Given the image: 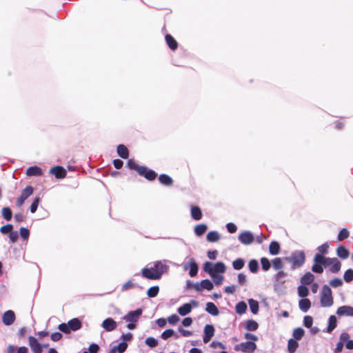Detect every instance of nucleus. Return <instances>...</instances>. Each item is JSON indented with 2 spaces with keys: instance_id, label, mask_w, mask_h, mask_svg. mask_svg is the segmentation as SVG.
<instances>
[{
  "instance_id": "nucleus-1",
  "label": "nucleus",
  "mask_w": 353,
  "mask_h": 353,
  "mask_svg": "<svg viewBox=\"0 0 353 353\" xmlns=\"http://www.w3.org/2000/svg\"><path fill=\"white\" fill-rule=\"evenodd\" d=\"M168 270L169 267L165 264V262L158 261L152 267L142 269L141 275L148 279L157 280L161 277L163 274L167 272Z\"/></svg>"
},
{
  "instance_id": "nucleus-2",
  "label": "nucleus",
  "mask_w": 353,
  "mask_h": 353,
  "mask_svg": "<svg viewBox=\"0 0 353 353\" xmlns=\"http://www.w3.org/2000/svg\"><path fill=\"white\" fill-rule=\"evenodd\" d=\"M330 243L325 242V243L317 247V252L315 254L313 259V265L312 266V271L316 274H322L324 271L323 268H321L320 263H318V258H327L325 255L329 252Z\"/></svg>"
},
{
  "instance_id": "nucleus-3",
  "label": "nucleus",
  "mask_w": 353,
  "mask_h": 353,
  "mask_svg": "<svg viewBox=\"0 0 353 353\" xmlns=\"http://www.w3.org/2000/svg\"><path fill=\"white\" fill-rule=\"evenodd\" d=\"M318 263H320L321 268H329V270L334 274L338 273L341 268V263L337 258H318Z\"/></svg>"
},
{
  "instance_id": "nucleus-4",
  "label": "nucleus",
  "mask_w": 353,
  "mask_h": 353,
  "mask_svg": "<svg viewBox=\"0 0 353 353\" xmlns=\"http://www.w3.org/2000/svg\"><path fill=\"white\" fill-rule=\"evenodd\" d=\"M81 321L79 319L74 318L70 320L67 323H61L58 328L61 332L65 334H69L71 331L74 332L79 330L81 329Z\"/></svg>"
},
{
  "instance_id": "nucleus-5",
  "label": "nucleus",
  "mask_w": 353,
  "mask_h": 353,
  "mask_svg": "<svg viewBox=\"0 0 353 353\" xmlns=\"http://www.w3.org/2000/svg\"><path fill=\"white\" fill-rule=\"evenodd\" d=\"M142 312V309L138 308L135 310L129 312L123 316V320H125L126 322H128L127 327L129 330H133L136 327V323L139 321V319L141 316Z\"/></svg>"
},
{
  "instance_id": "nucleus-6",
  "label": "nucleus",
  "mask_w": 353,
  "mask_h": 353,
  "mask_svg": "<svg viewBox=\"0 0 353 353\" xmlns=\"http://www.w3.org/2000/svg\"><path fill=\"white\" fill-rule=\"evenodd\" d=\"M286 260L292 264L293 268H300L305 261V255L303 251H295Z\"/></svg>"
},
{
  "instance_id": "nucleus-7",
  "label": "nucleus",
  "mask_w": 353,
  "mask_h": 353,
  "mask_svg": "<svg viewBox=\"0 0 353 353\" xmlns=\"http://www.w3.org/2000/svg\"><path fill=\"white\" fill-rule=\"evenodd\" d=\"M332 292L330 288L326 285L322 288L321 304L323 307H330L333 305Z\"/></svg>"
},
{
  "instance_id": "nucleus-8",
  "label": "nucleus",
  "mask_w": 353,
  "mask_h": 353,
  "mask_svg": "<svg viewBox=\"0 0 353 353\" xmlns=\"http://www.w3.org/2000/svg\"><path fill=\"white\" fill-rule=\"evenodd\" d=\"M256 349V345L252 341L243 342L234 346V350L245 353H252Z\"/></svg>"
},
{
  "instance_id": "nucleus-9",
  "label": "nucleus",
  "mask_w": 353,
  "mask_h": 353,
  "mask_svg": "<svg viewBox=\"0 0 353 353\" xmlns=\"http://www.w3.org/2000/svg\"><path fill=\"white\" fill-rule=\"evenodd\" d=\"M183 268L185 271L189 270V275L191 277L195 276L198 273L199 267L193 258H190L188 262L183 263Z\"/></svg>"
},
{
  "instance_id": "nucleus-10",
  "label": "nucleus",
  "mask_w": 353,
  "mask_h": 353,
  "mask_svg": "<svg viewBox=\"0 0 353 353\" xmlns=\"http://www.w3.org/2000/svg\"><path fill=\"white\" fill-rule=\"evenodd\" d=\"M33 193V188L30 185H28L26 188L22 190L21 196L17 200V205L21 207L25 202V201Z\"/></svg>"
},
{
  "instance_id": "nucleus-11",
  "label": "nucleus",
  "mask_w": 353,
  "mask_h": 353,
  "mask_svg": "<svg viewBox=\"0 0 353 353\" xmlns=\"http://www.w3.org/2000/svg\"><path fill=\"white\" fill-rule=\"evenodd\" d=\"M238 239L242 244L248 245L254 242V236L251 232L244 231L239 234Z\"/></svg>"
},
{
  "instance_id": "nucleus-12",
  "label": "nucleus",
  "mask_w": 353,
  "mask_h": 353,
  "mask_svg": "<svg viewBox=\"0 0 353 353\" xmlns=\"http://www.w3.org/2000/svg\"><path fill=\"white\" fill-rule=\"evenodd\" d=\"M138 173L139 175L144 176L149 181H152L157 177V173L145 166H139L138 168Z\"/></svg>"
},
{
  "instance_id": "nucleus-13",
  "label": "nucleus",
  "mask_w": 353,
  "mask_h": 353,
  "mask_svg": "<svg viewBox=\"0 0 353 353\" xmlns=\"http://www.w3.org/2000/svg\"><path fill=\"white\" fill-rule=\"evenodd\" d=\"M336 314L339 316H353V307L343 305L336 310Z\"/></svg>"
},
{
  "instance_id": "nucleus-14",
  "label": "nucleus",
  "mask_w": 353,
  "mask_h": 353,
  "mask_svg": "<svg viewBox=\"0 0 353 353\" xmlns=\"http://www.w3.org/2000/svg\"><path fill=\"white\" fill-rule=\"evenodd\" d=\"M50 173L54 175L57 179H64L66 176V170L61 166L57 165L50 170Z\"/></svg>"
},
{
  "instance_id": "nucleus-15",
  "label": "nucleus",
  "mask_w": 353,
  "mask_h": 353,
  "mask_svg": "<svg viewBox=\"0 0 353 353\" xmlns=\"http://www.w3.org/2000/svg\"><path fill=\"white\" fill-rule=\"evenodd\" d=\"M15 314L12 310H8L3 314L2 321L6 325H12L15 321Z\"/></svg>"
},
{
  "instance_id": "nucleus-16",
  "label": "nucleus",
  "mask_w": 353,
  "mask_h": 353,
  "mask_svg": "<svg viewBox=\"0 0 353 353\" xmlns=\"http://www.w3.org/2000/svg\"><path fill=\"white\" fill-rule=\"evenodd\" d=\"M204 334L203 337L205 343H208L214 334V327L212 325H206L203 330Z\"/></svg>"
},
{
  "instance_id": "nucleus-17",
  "label": "nucleus",
  "mask_w": 353,
  "mask_h": 353,
  "mask_svg": "<svg viewBox=\"0 0 353 353\" xmlns=\"http://www.w3.org/2000/svg\"><path fill=\"white\" fill-rule=\"evenodd\" d=\"M101 326L107 332H112L117 328V322L112 318H108L105 319Z\"/></svg>"
},
{
  "instance_id": "nucleus-18",
  "label": "nucleus",
  "mask_w": 353,
  "mask_h": 353,
  "mask_svg": "<svg viewBox=\"0 0 353 353\" xmlns=\"http://www.w3.org/2000/svg\"><path fill=\"white\" fill-rule=\"evenodd\" d=\"M28 342L33 353H42L41 345L38 343L37 339L30 336L28 338Z\"/></svg>"
},
{
  "instance_id": "nucleus-19",
  "label": "nucleus",
  "mask_w": 353,
  "mask_h": 353,
  "mask_svg": "<svg viewBox=\"0 0 353 353\" xmlns=\"http://www.w3.org/2000/svg\"><path fill=\"white\" fill-rule=\"evenodd\" d=\"M43 174L41 168L34 165L28 168L26 170V175L28 176H39Z\"/></svg>"
},
{
  "instance_id": "nucleus-20",
  "label": "nucleus",
  "mask_w": 353,
  "mask_h": 353,
  "mask_svg": "<svg viewBox=\"0 0 353 353\" xmlns=\"http://www.w3.org/2000/svg\"><path fill=\"white\" fill-rule=\"evenodd\" d=\"M337 326V320L334 315H331L328 319V325L326 328L325 332L332 333V332L336 327Z\"/></svg>"
},
{
  "instance_id": "nucleus-21",
  "label": "nucleus",
  "mask_w": 353,
  "mask_h": 353,
  "mask_svg": "<svg viewBox=\"0 0 353 353\" xmlns=\"http://www.w3.org/2000/svg\"><path fill=\"white\" fill-rule=\"evenodd\" d=\"M128 347V344L125 341L121 342L119 345L112 347L110 349V353H123Z\"/></svg>"
},
{
  "instance_id": "nucleus-22",
  "label": "nucleus",
  "mask_w": 353,
  "mask_h": 353,
  "mask_svg": "<svg viewBox=\"0 0 353 353\" xmlns=\"http://www.w3.org/2000/svg\"><path fill=\"white\" fill-rule=\"evenodd\" d=\"M299 305L302 312H307L311 306V302L308 299H302L299 301Z\"/></svg>"
},
{
  "instance_id": "nucleus-23",
  "label": "nucleus",
  "mask_w": 353,
  "mask_h": 353,
  "mask_svg": "<svg viewBox=\"0 0 353 353\" xmlns=\"http://www.w3.org/2000/svg\"><path fill=\"white\" fill-rule=\"evenodd\" d=\"M205 310L212 316H217L219 314V309L214 303L209 302L206 304Z\"/></svg>"
},
{
  "instance_id": "nucleus-24",
  "label": "nucleus",
  "mask_w": 353,
  "mask_h": 353,
  "mask_svg": "<svg viewBox=\"0 0 353 353\" xmlns=\"http://www.w3.org/2000/svg\"><path fill=\"white\" fill-rule=\"evenodd\" d=\"M191 216L194 220L199 221L202 218V212L198 206L191 208Z\"/></svg>"
},
{
  "instance_id": "nucleus-25",
  "label": "nucleus",
  "mask_w": 353,
  "mask_h": 353,
  "mask_svg": "<svg viewBox=\"0 0 353 353\" xmlns=\"http://www.w3.org/2000/svg\"><path fill=\"white\" fill-rule=\"evenodd\" d=\"M336 254L342 259H345L349 256V251L343 246L340 245L336 249Z\"/></svg>"
},
{
  "instance_id": "nucleus-26",
  "label": "nucleus",
  "mask_w": 353,
  "mask_h": 353,
  "mask_svg": "<svg viewBox=\"0 0 353 353\" xmlns=\"http://www.w3.org/2000/svg\"><path fill=\"white\" fill-rule=\"evenodd\" d=\"M117 153L122 159H128L129 155L128 149L124 145H119L117 147Z\"/></svg>"
},
{
  "instance_id": "nucleus-27",
  "label": "nucleus",
  "mask_w": 353,
  "mask_h": 353,
  "mask_svg": "<svg viewBox=\"0 0 353 353\" xmlns=\"http://www.w3.org/2000/svg\"><path fill=\"white\" fill-rule=\"evenodd\" d=\"M159 181L161 184L167 186L172 185L173 183L172 178L165 174H162L159 176Z\"/></svg>"
},
{
  "instance_id": "nucleus-28",
  "label": "nucleus",
  "mask_w": 353,
  "mask_h": 353,
  "mask_svg": "<svg viewBox=\"0 0 353 353\" xmlns=\"http://www.w3.org/2000/svg\"><path fill=\"white\" fill-rule=\"evenodd\" d=\"M314 279V275L311 272L305 273L301 279V282L303 285H310Z\"/></svg>"
},
{
  "instance_id": "nucleus-29",
  "label": "nucleus",
  "mask_w": 353,
  "mask_h": 353,
  "mask_svg": "<svg viewBox=\"0 0 353 353\" xmlns=\"http://www.w3.org/2000/svg\"><path fill=\"white\" fill-rule=\"evenodd\" d=\"M192 310V306L190 303H185L177 310L179 314L181 316H185L188 314Z\"/></svg>"
},
{
  "instance_id": "nucleus-30",
  "label": "nucleus",
  "mask_w": 353,
  "mask_h": 353,
  "mask_svg": "<svg viewBox=\"0 0 353 353\" xmlns=\"http://www.w3.org/2000/svg\"><path fill=\"white\" fill-rule=\"evenodd\" d=\"M245 330L248 331H255L258 329L259 325L257 322L254 320H248L244 325Z\"/></svg>"
},
{
  "instance_id": "nucleus-31",
  "label": "nucleus",
  "mask_w": 353,
  "mask_h": 353,
  "mask_svg": "<svg viewBox=\"0 0 353 353\" xmlns=\"http://www.w3.org/2000/svg\"><path fill=\"white\" fill-rule=\"evenodd\" d=\"M165 41L169 48L174 50L177 48L178 44L176 40L170 34L165 36Z\"/></svg>"
},
{
  "instance_id": "nucleus-32",
  "label": "nucleus",
  "mask_w": 353,
  "mask_h": 353,
  "mask_svg": "<svg viewBox=\"0 0 353 353\" xmlns=\"http://www.w3.org/2000/svg\"><path fill=\"white\" fill-rule=\"evenodd\" d=\"M280 245L278 242L272 241L269 246V252L272 255H276L279 253Z\"/></svg>"
},
{
  "instance_id": "nucleus-33",
  "label": "nucleus",
  "mask_w": 353,
  "mask_h": 353,
  "mask_svg": "<svg viewBox=\"0 0 353 353\" xmlns=\"http://www.w3.org/2000/svg\"><path fill=\"white\" fill-rule=\"evenodd\" d=\"M247 308V304L244 301H240L236 305L235 311L238 314L241 315L246 312Z\"/></svg>"
},
{
  "instance_id": "nucleus-34",
  "label": "nucleus",
  "mask_w": 353,
  "mask_h": 353,
  "mask_svg": "<svg viewBox=\"0 0 353 353\" xmlns=\"http://www.w3.org/2000/svg\"><path fill=\"white\" fill-rule=\"evenodd\" d=\"M214 274H222L225 272V265L223 262H217L213 266Z\"/></svg>"
},
{
  "instance_id": "nucleus-35",
  "label": "nucleus",
  "mask_w": 353,
  "mask_h": 353,
  "mask_svg": "<svg viewBox=\"0 0 353 353\" xmlns=\"http://www.w3.org/2000/svg\"><path fill=\"white\" fill-rule=\"evenodd\" d=\"M298 347H299V343L296 340H294L293 339H290L288 341V350L290 353H294L295 351L296 350V349L298 348Z\"/></svg>"
},
{
  "instance_id": "nucleus-36",
  "label": "nucleus",
  "mask_w": 353,
  "mask_h": 353,
  "mask_svg": "<svg viewBox=\"0 0 353 353\" xmlns=\"http://www.w3.org/2000/svg\"><path fill=\"white\" fill-rule=\"evenodd\" d=\"M248 303L250 305V308L251 312L254 314H256L259 312V303L257 301L250 299L248 300Z\"/></svg>"
},
{
  "instance_id": "nucleus-37",
  "label": "nucleus",
  "mask_w": 353,
  "mask_h": 353,
  "mask_svg": "<svg viewBox=\"0 0 353 353\" xmlns=\"http://www.w3.org/2000/svg\"><path fill=\"white\" fill-rule=\"evenodd\" d=\"M206 239L209 242H216L220 239V236L216 231H211L207 234Z\"/></svg>"
},
{
  "instance_id": "nucleus-38",
  "label": "nucleus",
  "mask_w": 353,
  "mask_h": 353,
  "mask_svg": "<svg viewBox=\"0 0 353 353\" xmlns=\"http://www.w3.org/2000/svg\"><path fill=\"white\" fill-rule=\"evenodd\" d=\"M245 265V261L243 259L239 258L232 262V267L236 270H241Z\"/></svg>"
},
{
  "instance_id": "nucleus-39",
  "label": "nucleus",
  "mask_w": 353,
  "mask_h": 353,
  "mask_svg": "<svg viewBox=\"0 0 353 353\" xmlns=\"http://www.w3.org/2000/svg\"><path fill=\"white\" fill-rule=\"evenodd\" d=\"M207 225L205 224H199L194 228V233L197 236L203 235L207 230Z\"/></svg>"
},
{
  "instance_id": "nucleus-40",
  "label": "nucleus",
  "mask_w": 353,
  "mask_h": 353,
  "mask_svg": "<svg viewBox=\"0 0 353 353\" xmlns=\"http://www.w3.org/2000/svg\"><path fill=\"white\" fill-rule=\"evenodd\" d=\"M304 333L305 332L303 328L298 327L294 330L292 335L296 341H299L303 336Z\"/></svg>"
},
{
  "instance_id": "nucleus-41",
  "label": "nucleus",
  "mask_w": 353,
  "mask_h": 353,
  "mask_svg": "<svg viewBox=\"0 0 353 353\" xmlns=\"http://www.w3.org/2000/svg\"><path fill=\"white\" fill-rule=\"evenodd\" d=\"M248 268L251 272L256 273L259 270V263L255 259H252L248 263Z\"/></svg>"
},
{
  "instance_id": "nucleus-42",
  "label": "nucleus",
  "mask_w": 353,
  "mask_h": 353,
  "mask_svg": "<svg viewBox=\"0 0 353 353\" xmlns=\"http://www.w3.org/2000/svg\"><path fill=\"white\" fill-rule=\"evenodd\" d=\"M201 288H202V290L203 289L207 290H212L213 289V283L208 279H204L201 281Z\"/></svg>"
},
{
  "instance_id": "nucleus-43",
  "label": "nucleus",
  "mask_w": 353,
  "mask_h": 353,
  "mask_svg": "<svg viewBox=\"0 0 353 353\" xmlns=\"http://www.w3.org/2000/svg\"><path fill=\"white\" fill-rule=\"evenodd\" d=\"M1 214H2L3 217L6 221H10L12 219V210L8 207L3 208V209L1 210Z\"/></svg>"
},
{
  "instance_id": "nucleus-44",
  "label": "nucleus",
  "mask_w": 353,
  "mask_h": 353,
  "mask_svg": "<svg viewBox=\"0 0 353 353\" xmlns=\"http://www.w3.org/2000/svg\"><path fill=\"white\" fill-rule=\"evenodd\" d=\"M272 267L274 270H279L283 268V263L281 258H275L272 260Z\"/></svg>"
},
{
  "instance_id": "nucleus-45",
  "label": "nucleus",
  "mask_w": 353,
  "mask_h": 353,
  "mask_svg": "<svg viewBox=\"0 0 353 353\" xmlns=\"http://www.w3.org/2000/svg\"><path fill=\"white\" fill-rule=\"evenodd\" d=\"M210 276L216 285H220L223 283V275L219 274H212Z\"/></svg>"
},
{
  "instance_id": "nucleus-46",
  "label": "nucleus",
  "mask_w": 353,
  "mask_h": 353,
  "mask_svg": "<svg viewBox=\"0 0 353 353\" xmlns=\"http://www.w3.org/2000/svg\"><path fill=\"white\" fill-rule=\"evenodd\" d=\"M159 292V288L158 286H152L148 290L147 295L148 297L153 298L157 296Z\"/></svg>"
},
{
  "instance_id": "nucleus-47",
  "label": "nucleus",
  "mask_w": 353,
  "mask_h": 353,
  "mask_svg": "<svg viewBox=\"0 0 353 353\" xmlns=\"http://www.w3.org/2000/svg\"><path fill=\"white\" fill-rule=\"evenodd\" d=\"M261 263L263 270L268 271L270 270L271 264L268 258L262 257L261 259Z\"/></svg>"
},
{
  "instance_id": "nucleus-48",
  "label": "nucleus",
  "mask_w": 353,
  "mask_h": 353,
  "mask_svg": "<svg viewBox=\"0 0 353 353\" xmlns=\"http://www.w3.org/2000/svg\"><path fill=\"white\" fill-rule=\"evenodd\" d=\"M343 278L345 282L350 283L353 281V270L348 269L344 273Z\"/></svg>"
},
{
  "instance_id": "nucleus-49",
  "label": "nucleus",
  "mask_w": 353,
  "mask_h": 353,
  "mask_svg": "<svg viewBox=\"0 0 353 353\" xmlns=\"http://www.w3.org/2000/svg\"><path fill=\"white\" fill-rule=\"evenodd\" d=\"M298 294L301 297H306L309 294V290L307 287L301 285L298 288Z\"/></svg>"
},
{
  "instance_id": "nucleus-50",
  "label": "nucleus",
  "mask_w": 353,
  "mask_h": 353,
  "mask_svg": "<svg viewBox=\"0 0 353 353\" xmlns=\"http://www.w3.org/2000/svg\"><path fill=\"white\" fill-rule=\"evenodd\" d=\"M174 335V331L172 329H168L165 330L161 335V337L163 340H167L168 339L172 337Z\"/></svg>"
},
{
  "instance_id": "nucleus-51",
  "label": "nucleus",
  "mask_w": 353,
  "mask_h": 353,
  "mask_svg": "<svg viewBox=\"0 0 353 353\" xmlns=\"http://www.w3.org/2000/svg\"><path fill=\"white\" fill-rule=\"evenodd\" d=\"M145 344L150 347H155L158 345V341L154 337H148L145 339Z\"/></svg>"
},
{
  "instance_id": "nucleus-52",
  "label": "nucleus",
  "mask_w": 353,
  "mask_h": 353,
  "mask_svg": "<svg viewBox=\"0 0 353 353\" xmlns=\"http://www.w3.org/2000/svg\"><path fill=\"white\" fill-rule=\"evenodd\" d=\"M13 230V226L11 224H7L0 228V232L3 234H10Z\"/></svg>"
},
{
  "instance_id": "nucleus-53",
  "label": "nucleus",
  "mask_w": 353,
  "mask_h": 353,
  "mask_svg": "<svg viewBox=\"0 0 353 353\" xmlns=\"http://www.w3.org/2000/svg\"><path fill=\"white\" fill-rule=\"evenodd\" d=\"M213 266L214 264L210 262H205L204 264V271L209 274L210 276L214 274Z\"/></svg>"
},
{
  "instance_id": "nucleus-54",
  "label": "nucleus",
  "mask_w": 353,
  "mask_h": 353,
  "mask_svg": "<svg viewBox=\"0 0 353 353\" xmlns=\"http://www.w3.org/2000/svg\"><path fill=\"white\" fill-rule=\"evenodd\" d=\"M349 232L346 229L341 230L338 234V240L341 241L349 236Z\"/></svg>"
},
{
  "instance_id": "nucleus-55",
  "label": "nucleus",
  "mask_w": 353,
  "mask_h": 353,
  "mask_svg": "<svg viewBox=\"0 0 353 353\" xmlns=\"http://www.w3.org/2000/svg\"><path fill=\"white\" fill-rule=\"evenodd\" d=\"M343 281L341 279L335 278L330 281V285L332 288H339L343 285Z\"/></svg>"
},
{
  "instance_id": "nucleus-56",
  "label": "nucleus",
  "mask_w": 353,
  "mask_h": 353,
  "mask_svg": "<svg viewBox=\"0 0 353 353\" xmlns=\"http://www.w3.org/2000/svg\"><path fill=\"white\" fill-rule=\"evenodd\" d=\"M313 324V319L310 316H305L303 319V325L307 328H310Z\"/></svg>"
},
{
  "instance_id": "nucleus-57",
  "label": "nucleus",
  "mask_w": 353,
  "mask_h": 353,
  "mask_svg": "<svg viewBox=\"0 0 353 353\" xmlns=\"http://www.w3.org/2000/svg\"><path fill=\"white\" fill-rule=\"evenodd\" d=\"M287 276V274L284 272L283 271H280L277 274H275L274 279L276 281L281 282L283 283L285 281H282L283 278H285Z\"/></svg>"
},
{
  "instance_id": "nucleus-58",
  "label": "nucleus",
  "mask_w": 353,
  "mask_h": 353,
  "mask_svg": "<svg viewBox=\"0 0 353 353\" xmlns=\"http://www.w3.org/2000/svg\"><path fill=\"white\" fill-rule=\"evenodd\" d=\"M20 235H21L22 239H23L24 240H26L29 237L30 232L26 228H21V229H20Z\"/></svg>"
},
{
  "instance_id": "nucleus-59",
  "label": "nucleus",
  "mask_w": 353,
  "mask_h": 353,
  "mask_svg": "<svg viewBox=\"0 0 353 353\" xmlns=\"http://www.w3.org/2000/svg\"><path fill=\"white\" fill-rule=\"evenodd\" d=\"M127 165L130 170H135L138 172L139 165L136 163V162L133 159H129Z\"/></svg>"
},
{
  "instance_id": "nucleus-60",
  "label": "nucleus",
  "mask_w": 353,
  "mask_h": 353,
  "mask_svg": "<svg viewBox=\"0 0 353 353\" xmlns=\"http://www.w3.org/2000/svg\"><path fill=\"white\" fill-rule=\"evenodd\" d=\"M39 203V199L36 198L30 205V210L32 213H34L38 208Z\"/></svg>"
},
{
  "instance_id": "nucleus-61",
  "label": "nucleus",
  "mask_w": 353,
  "mask_h": 353,
  "mask_svg": "<svg viewBox=\"0 0 353 353\" xmlns=\"http://www.w3.org/2000/svg\"><path fill=\"white\" fill-rule=\"evenodd\" d=\"M179 321V317L176 314H172L168 318V321L171 325H175Z\"/></svg>"
},
{
  "instance_id": "nucleus-62",
  "label": "nucleus",
  "mask_w": 353,
  "mask_h": 353,
  "mask_svg": "<svg viewBox=\"0 0 353 353\" xmlns=\"http://www.w3.org/2000/svg\"><path fill=\"white\" fill-rule=\"evenodd\" d=\"M244 337L245 339L248 340V341H252L254 343L258 340V337L256 335L249 332L245 333Z\"/></svg>"
},
{
  "instance_id": "nucleus-63",
  "label": "nucleus",
  "mask_w": 353,
  "mask_h": 353,
  "mask_svg": "<svg viewBox=\"0 0 353 353\" xmlns=\"http://www.w3.org/2000/svg\"><path fill=\"white\" fill-rule=\"evenodd\" d=\"M18 238H19V234L17 231H12L9 234V239L12 243H15L17 241Z\"/></svg>"
},
{
  "instance_id": "nucleus-64",
  "label": "nucleus",
  "mask_w": 353,
  "mask_h": 353,
  "mask_svg": "<svg viewBox=\"0 0 353 353\" xmlns=\"http://www.w3.org/2000/svg\"><path fill=\"white\" fill-rule=\"evenodd\" d=\"M99 349V347L96 343H92L89 346V353H97L98 350Z\"/></svg>"
}]
</instances>
